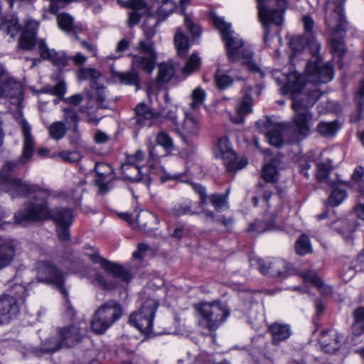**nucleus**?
Masks as SVG:
<instances>
[{
	"instance_id": "obj_1",
	"label": "nucleus",
	"mask_w": 364,
	"mask_h": 364,
	"mask_svg": "<svg viewBox=\"0 0 364 364\" xmlns=\"http://www.w3.org/2000/svg\"><path fill=\"white\" fill-rule=\"evenodd\" d=\"M23 136V146L21 156L17 161H8L0 168V191L8 193L13 198L26 196L32 193H36L41 198L50 196V191L41 188L37 185H30L21 179L13 178L11 174L16 171L19 165H24L31 159L34 152V139L31 134V127L28 122L21 118L18 120Z\"/></svg>"
},
{
	"instance_id": "obj_2",
	"label": "nucleus",
	"mask_w": 364,
	"mask_h": 364,
	"mask_svg": "<svg viewBox=\"0 0 364 364\" xmlns=\"http://www.w3.org/2000/svg\"><path fill=\"white\" fill-rule=\"evenodd\" d=\"M290 47L294 52L291 61L297 59L296 53L304 50L311 54V59L306 65L305 73L307 80L314 83H327L330 82L334 75L333 68L330 63L323 64L321 57L318 55L321 44L314 36H295L290 41Z\"/></svg>"
},
{
	"instance_id": "obj_3",
	"label": "nucleus",
	"mask_w": 364,
	"mask_h": 364,
	"mask_svg": "<svg viewBox=\"0 0 364 364\" xmlns=\"http://www.w3.org/2000/svg\"><path fill=\"white\" fill-rule=\"evenodd\" d=\"M48 197L43 196L41 198L33 197L23 208L15 213L14 218L16 223L21 224L51 218L57 225H70L74 219L73 210L68 208L50 210L46 201Z\"/></svg>"
},
{
	"instance_id": "obj_4",
	"label": "nucleus",
	"mask_w": 364,
	"mask_h": 364,
	"mask_svg": "<svg viewBox=\"0 0 364 364\" xmlns=\"http://www.w3.org/2000/svg\"><path fill=\"white\" fill-rule=\"evenodd\" d=\"M212 20L225 42L229 60L231 62L242 60V65L250 71L261 73L259 65L252 60V51L245 45L241 38L234 36V32L230 29L231 25L226 23L223 18L215 15L212 16Z\"/></svg>"
},
{
	"instance_id": "obj_5",
	"label": "nucleus",
	"mask_w": 364,
	"mask_h": 364,
	"mask_svg": "<svg viewBox=\"0 0 364 364\" xmlns=\"http://www.w3.org/2000/svg\"><path fill=\"white\" fill-rule=\"evenodd\" d=\"M304 74H306L304 73ZM304 80L309 82L306 75H302L296 73H291L287 79V82L282 87L284 93L292 94L291 108L294 112H304L312 107L320 98L321 93L315 87L313 90L301 93L304 88ZM314 84V82H313ZM317 83H314L316 85Z\"/></svg>"
},
{
	"instance_id": "obj_6",
	"label": "nucleus",
	"mask_w": 364,
	"mask_h": 364,
	"mask_svg": "<svg viewBox=\"0 0 364 364\" xmlns=\"http://www.w3.org/2000/svg\"><path fill=\"white\" fill-rule=\"evenodd\" d=\"M258 18L264 30V41L267 43L272 32L277 33L284 21L286 0H257Z\"/></svg>"
},
{
	"instance_id": "obj_7",
	"label": "nucleus",
	"mask_w": 364,
	"mask_h": 364,
	"mask_svg": "<svg viewBox=\"0 0 364 364\" xmlns=\"http://www.w3.org/2000/svg\"><path fill=\"white\" fill-rule=\"evenodd\" d=\"M123 314L122 306L119 301L110 299L100 306L90 321L92 331L102 335L106 332Z\"/></svg>"
},
{
	"instance_id": "obj_8",
	"label": "nucleus",
	"mask_w": 364,
	"mask_h": 364,
	"mask_svg": "<svg viewBox=\"0 0 364 364\" xmlns=\"http://www.w3.org/2000/svg\"><path fill=\"white\" fill-rule=\"evenodd\" d=\"M137 53H130L132 58L131 68L136 70H141L147 74H151L156 64L157 52L155 43L153 41H139L134 47Z\"/></svg>"
},
{
	"instance_id": "obj_9",
	"label": "nucleus",
	"mask_w": 364,
	"mask_h": 364,
	"mask_svg": "<svg viewBox=\"0 0 364 364\" xmlns=\"http://www.w3.org/2000/svg\"><path fill=\"white\" fill-rule=\"evenodd\" d=\"M342 8L338 6L335 9L331 16L326 19V23L332 30L331 41V51L338 57H343L346 53V44L343 35L346 29V21L343 16Z\"/></svg>"
},
{
	"instance_id": "obj_10",
	"label": "nucleus",
	"mask_w": 364,
	"mask_h": 364,
	"mask_svg": "<svg viewBox=\"0 0 364 364\" xmlns=\"http://www.w3.org/2000/svg\"><path fill=\"white\" fill-rule=\"evenodd\" d=\"M14 295L2 294L0 296V325L8 323L17 316L19 306L17 299L24 300L27 296V291L24 286L15 285L13 287Z\"/></svg>"
},
{
	"instance_id": "obj_11",
	"label": "nucleus",
	"mask_w": 364,
	"mask_h": 364,
	"mask_svg": "<svg viewBox=\"0 0 364 364\" xmlns=\"http://www.w3.org/2000/svg\"><path fill=\"white\" fill-rule=\"evenodd\" d=\"M157 307L158 303L156 300L146 299L137 311L130 314L129 323L143 333H150L152 331L153 320Z\"/></svg>"
},
{
	"instance_id": "obj_12",
	"label": "nucleus",
	"mask_w": 364,
	"mask_h": 364,
	"mask_svg": "<svg viewBox=\"0 0 364 364\" xmlns=\"http://www.w3.org/2000/svg\"><path fill=\"white\" fill-rule=\"evenodd\" d=\"M198 309L206 327L211 331H215L230 315L226 304L216 301L201 304Z\"/></svg>"
},
{
	"instance_id": "obj_13",
	"label": "nucleus",
	"mask_w": 364,
	"mask_h": 364,
	"mask_svg": "<svg viewBox=\"0 0 364 364\" xmlns=\"http://www.w3.org/2000/svg\"><path fill=\"white\" fill-rule=\"evenodd\" d=\"M36 279L38 282L54 285L64 296L68 295L63 287L64 276L55 265L46 261H40L36 263Z\"/></svg>"
},
{
	"instance_id": "obj_14",
	"label": "nucleus",
	"mask_w": 364,
	"mask_h": 364,
	"mask_svg": "<svg viewBox=\"0 0 364 364\" xmlns=\"http://www.w3.org/2000/svg\"><path fill=\"white\" fill-rule=\"evenodd\" d=\"M2 97L19 105L23 100V88L21 83L10 76L0 65V98Z\"/></svg>"
},
{
	"instance_id": "obj_15",
	"label": "nucleus",
	"mask_w": 364,
	"mask_h": 364,
	"mask_svg": "<svg viewBox=\"0 0 364 364\" xmlns=\"http://www.w3.org/2000/svg\"><path fill=\"white\" fill-rule=\"evenodd\" d=\"M86 323L69 324L56 328V333L60 336L65 348H73L78 345L86 333Z\"/></svg>"
},
{
	"instance_id": "obj_16",
	"label": "nucleus",
	"mask_w": 364,
	"mask_h": 364,
	"mask_svg": "<svg viewBox=\"0 0 364 364\" xmlns=\"http://www.w3.org/2000/svg\"><path fill=\"white\" fill-rule=\"evenodd\" d=\"M89 258L94 263L100 264L107 276L125 283H129L132 279V274L129 269L102 258L98 253L89 255Z\"/></svg>"
},
{
	"instance_id": "obj_17",
	"label": "nucleus",
	"mask_w": 364,
	"mask_h": 364,
	"mask_svg": "<svg viewBox=\"0 0 364 364\" xmlns=\"http://www.w3.org/2000/svg\"><path fill=\"white\" fill-rule=\"evenodd\" d=\"M217 157H220L223 160L224 164L227 167L228 171H234L243 168L247 164L246 159H242L237 160L236 154L233 151L230 146L228 139L223 137L219 139L218 144Z\"/></svg>"
},
{
	"instance_id": "obj_18",
	"label": "nucleus",
	"mask_w": 364,
	"mask_h": 364,
	"mask_svg": "<svg viewBox=\"0 0 364 364\" xmlns=\"http://www.w3.org/2000/svg\"><path fill=\"white\" fill-rule=\"evenodd\" d=\"M144 155L141 150L135 154L127 156L126 161L122 165L121 171L123 178L132 182H138L145 176H143L140 164L144 161Z\"/></svg>"
},
{
	"instance_id": "obj_19",
	"label": "nucleus",
	"mask_w": 364,
	"mask_h": 364,
	"mask_svg": "<svg viewBox=\"0 0 364 364\" xmlns=\"http://www.w3.org/2000/svg\"><path fill=\"white\" fill-rule=\"evenodd\" d=\"M252 266H256L263 274L271 277H286L288 274V267L282 259H274L272 262H267L260 258H251Z\"/></svg>"
},
{
	"instance_id": "obj_20",
	"label": "nucleus",
	"mask_w": 364,
	"mask_h": 364,
	"mask_svg": "<svg viewBox=\"0 0 364 364\" xmlns=\"http://www.w3.org/2000/svg\"><path fill=\"white\" fill-rule=\"evenodd\" d=\"M294 112L295 114L292 119L294 134L293 141H301L310 134L313 114L309 110Z\"/></svg>"
},
{
	"instance_id": "obj_21",
	"label": "nucleus",
	"mask_w": 364,
	"mask_h": 364,
	"mask_svg": "<svg viewBox=\"0 0 364 364\" xmlns=\"http://www.w3.org/2000/svg\"><path fill=\"white\" fill-rule=\"evenodd\" d=\"M200 129L198 118L185 112V118L181 126L177 129V133L186 144H189L198 136Z\"/></svg>"
},
{
	"instance_id": "obj_22",
	"label": "nucleus",
	"mask_w": 364,
	"mask_h": 364,
	"mask_svg": "<svg viewBox=\"0 0 364 364\" xmlns=\"http://www.w3.org/2000/svg\"><path fill=\"white\" fill-rule=\"evenodd\" d=\"M95 171L97 174L95 179V184L99 188V191L104 194L110 189L109 183L114 178V172L112 168L107 164L97 163Z\"/></svg>"
},
{
	"instance_id": "obj_23",
	"label": "nucleus",
	"mask_w": 364,
	"mask_h": 364,
	"mask_svg": "<svg viewBox=\"0 0 364 364\" xmlns=\"http://www.w3.org/2000/svg\"><path fill=\"white\" fill-rule=\"evenodd\" d=\"M38 26V23L35 21H30L27 23L25 29L18 38V50L21 49L31 50L34 48Z\"/></svg>"
},
{
	"instance_id": "obj_24",
	"label": "nucleus",
	"mask_w": 364,
	"mask_h": 364,
	"mask_svg": "<svg viewBox=\"0 0 364 364\" xmlns=\"http://www.w3.org/2000/svg\"><path fill=\"white\" fill-rule=\"evenodd\" d=\"M257 127L265 134L270 144L274 146H280L282 144V127L280 126H272L269 119H265L257 122Z\"/></svg>"
},
{
	"instance_id": "obj_25",
	"label": "nucleus",
	"mask_w": 364,
	"mask_h": 364,
	"mask_svg": "<svg viewBox=\"0 0 364 364\" xmlns=\"http://www.w3.org/2000/svg\"><path fill=\"white\" fill-rule=\"evenodd\" d=\"M67 86L64 80H59L55 86H46L41 90L42 93H48L56 96L68 103L73 105H78L83 100V97L80 94L74 95L68 98H63L66 92Z\"/></svg>"
},
{
	"instance_id": "obj_26",
	"label": "nucleus",
	"mask_w": 364,
	"mask_h": 364,
	"mask_svg": "<svg viewBox=\"0 0 364 364\" xmlns=\"http://www.w3.org/2000/svg\"><path fill=\"white\" fill-rule=\"evenodd\" d=\"M134 126L140 129L144 126H150L151 119L159 117L158 112H154L147 105L139 103L134 109Z\"/></svg>"
},
{
	"instance_id": "obj_27",
	"label": "nucleus",
	"mask_w": 364,
	"mask_h": 364,
	"mask_svg": "<svg viewBox=\"0 0 364 364\" xmlns=\"http://www.w3.org/2000/svg\"><path fill=\"white\" fill-rule=\"evenodd\" d=\"M126 6L131 9L127 23L128 27L132 28L139 23L141 18L148 11L147 6L144 0H129Z\"/></svg>"
},
{
	"instance_id": "obj_28",
	"label": "nucleus",
	"mask_w": 364,
	"mask_h": 364,
	"mask_svg": "<svg viewBox=\"0 0 364 364\" xmlns=\"http://www.w3.org/2000/svg\"><path fill=\"white\" fill-rule=\"evenodd\" d=\"M16 243L14 240L0 237V269L9 266L16 255Z\"/></svg>"
},
{
	"instance_id": "obj_29",
	"label": "nucleus",
	"mask_w": 364,
	"mask_h": 364,
	"mask_svg": "<svg viewBox=\"0 0 364 364\" xmlns=\"http://www.w3.org/2000/svg\"><path fill=\"white\" fill-rule=\"evenodd\" d=\"M16 243L14 240L0 237V269L9 266L16 255Z\"/></svg>"
},
{
	"instance_id": "obj_30",
	"label": "nucleus",
	"mask_w": 364,
	"mask_h": 364,
	"mask_svg": "<svg viewBox=\"0 0 364 364\" xmlns=\"http://www.w3.org/2000/svg\"><path fill=\"white\" fill-rule=\"evenodd\" d=\"M112 75L114 79L123 85L134 86L136 90L141 87V77L139 71L132 68L127 72H119L112 69Z\"/></svg>"
},
{
	"instance_id": "obj_31",
	"label": "nucleus",
	"mask_w": 364,
	"mask_h": 364,
	"mask_svg": "<svg viewBox=\"0 0 364 364\" xmlns=\"http://www.w3.org/2000/svg\"><path fill=\"white\" fill-rule=\"evenodd\" d=\"M252 96L250 94H246L236 107L235 114L231 116V121L235 124L243 123L245 117L252 111Z\"/></svg>"
},
{
	"instance_id": "obj_32",
	"label": "nucleus",
	"mask_w": 364,
	"mask_h": 364,
	"mask_svg": "<svg viewBox=\"0 0 364 364\" xmlns=\"http://www.w3.org/2000/svg\"><path fill=\"white\" fill-rule=\"evenodd\" d=\"M269 331L272 336V343L278 345L291 336L290 326L287 324L274 323L269 326Z\"/></svg>"
},
{
	"instance_id": "obj_33",
	"label": "nucleus",
	"mask_w": 364,
	"mask_h": 364,
	"mask_svg": "<svg viewBox=\"0 0 364 364\" xmlns=\"http://www.w3.org/2000/svg\"><path fill=\"white\" fill-rule=\"evenodd\" d=\"M57 23L61 30L74 34L75 38L78 40L77 34L81 31V28L74 25V19L70 14L64 12L58 14Z\"/></svg>"
},
{
	"instance_id": "obj_34",
	"label": "nucleus",
	"mask_w": 364,
	"mask_h": 364,
	"mask_svg": "<svg viewBox=\"0 0 364 364\" xmlns=\"http://www.w3.org/2000/svg\"><path fill=\"white\" fill-rule=\"evenodd\" d=\"M333 229L341 235L345 240H350L351 235L355 229V221L348 219H341L335 221L332 224Z\"/></svg>"
},
{
	"instance_id": "obj_35",
	"label": "nucleus",
	"mask_w": 364,
	"mask_h": 364,
	"mask_svg": "<svg viewBox=\"0 0 364 364\" xmlns=\"http://www.w3.org/2000/svg\"><path fill=\"white\" fill-rule=\"evenodd\" d=\"M101 76V73L99 70L92 68H80L77 73L78 80H90V86L92 88L99 85L97 80Z\"/></svg>"
},
{
	"instance_id": "obj_36",
	"label": "nucleus",
	"mask_w": 364,
	"mask_h": 364,
	"mask_svg": "<svg viewBox=\"0 0 364 364\" xmlns=\"http://www.w3.org/2000/svg\"><path fill=\"white\" fill-rule=\"evenodd\" d=\"M174 45L177 50V55L180 58H185L190 48L189 39L181 32L180 29H178L175 34Z\"/></svg>"
},
{
	"instance_id": "obj_37",
	"label": "nucleus",
	"mask_w": 364,
	"mask_h": 364,
	"mask_svg": "<svg viewBox=\"0 0 364 364\" xmlns=\"http://www.w3.org/2000/svg\"><path fill=\"white\" fill-rule=\"evenodd\" d=\"M21 28L18 20L16 16H11L9 18H1L0 29L4 30L12 38L16 36Z\"/></svg>"
},
{
	"instance_id": "obj_38",
	"label": "nucleus",
	"mask_w": 364,
	"mask_h": 364,
	"mask_svg": "<svg viewBox=\"0 0 364 364\" xmlns=\"http://www.w3.org/2000/svg\"><path fill=\"white\" fill-rule=\"evenodd\" d=\"M278 161L277 159H272L269 163L265 164L262 168V177L268 183H275L278 179V171L276 166Z\"/></svg>"
},
{
	"instance_id": "obj_39",
	"label": "nucleus",
	"mask_w": 364,
	"mask_h": 364,
	"mask_svg": "<svg viewBox=\"0 0 364 364\" xmlns=\"http://www.w3.org/2000/svg\"><path fill=\"white\" fill-rule=\"evenodd\" d=\"M92 283L106 291L114 290L118 286L117 281L108 278L107 276L104 275L101 272H96L95 274Z\"/></svg>"
},
{
	"instance_id": "obj_40",
	"label": "nucleus",
	"mask_w": 364,
	"mask_h": 364,
	"mask_svg": "<svg viewBox=\"0 0 364 364\" xmlns=\"http://www.w3.org/2000/svg\"><path fill=\"white\" fill-rule=\"evenodd\" d=\"M341 126L337 121L321 122L317 126V132L324 137H332L339 130Z\"/></svg>"
},
{
	"instance_id": "obj_41",
	"label": "nucleus",
	"mask_w": 364,
	"mask_h": 364,
	"mask_svg": "<svg viewBox=\"0 0 364 364\" xmlns=\"http://www.w3.org/2000/svg\"><path fill=\"white\" fill-rule=\"evenodd\" d=\"M65 348L60 336H52L46 339L42 343L41 351L45 353H53Z\"/></svg>"
},
{
	"instance_id": "obj_42",
	"label": "nucleus",
	"mask_w": 364,
	"mask_h": 364,
	"mask_svg": "<svg viewBox=\"0 0 364 364\" xmlns=\"http://www.w3.org/2000/svg\"><path fill=\"white\" fill-rule=\"evenodd\" d=\"M354 321L351 326L353 333L360 336L364 333V307H360L353 311Z\"/></svg>"
},
{
	"instance_id": "obj_43",
	"label": "nucleus",
	"mask_w": 364,
	"mask_h": 364,
	"mask_svg": "<svg viewBox=\"0 0 364 364\" xmlns=\"http://www.w3.org/2000/svg\"><path fill=\"white\" fill-rule=\"evenodd\" d=\"M193 203L191 200H186L181 204L175 205L171 213L174 216H181L183 215H198L200 212H197L193 210Z\"/></svg>"
},
{
	"instance_id": "obj_44",
	"label": "nucleus",
	"mask_w": 364,
	"mask_h": 364,
	"mask_svg": "<svg viewBox=\"0 0 364 364\" xmlns=\"http://www.w3.org/2000/svg\"><path fill=\"white\" fill-rule=\"evenodd\" d=\"M332 336L334 337L333 342L327 343L326 341L321 342L323 350L328 353H333L338 350L345 340L344 336L341 333H334Z\"/></svg>"
},
{
	"instance_id": "obj_45",
	"label": "nucleus",
	"mask_w": 364,
	"mask_h": 364,
	"mask_svg": "<svg viewBox=\"0 0 364 364\" xmlns=\"http://www.w3.org/2000/svg\"><path fill=\"white\" fill-rule=\"evenodd\" d=\"M48 131L52 139L60 140L65 136L67 132V127L63 122H55L50 125Z\"/></svg>"
},
{
	"instance_id": "obj_46",
	"label": "nucleus",
	"mask_w": 364,
	"mask_h": 364,
	"mask_svg": "<svg viewBox=\"0 0 364 364\" xmlns=\"http://www.w3.org/2000/svg\"><path fill=\"white\" fill-rule=\"evenodd\" d=\"M174 75L173 67L168 63H161L159 65L158 80L161 82H168Z\"/></svg>"
},
{
	"instance_id": "obj_47",
	"label": "nucleus",
	"mask_w": 364,
	"mask_h": 364,
	"mask_svg": "<svg viewBox=\"0 0 364 364\" xmlns=\"http://www.w3.org/2000/svg\"><path fill=\"white\" fill-rule=\"evenodd\" d=\"M205 95V92L200 87L193 90L191 95V108L193 110H197L203 104Z\"/></svg>"
},
{
	"instance_id": "obj_48",
	"label": "nucleus",
	"mask_w": 364,
	"mask_h": 364,
	"mask_svg": "<svg viewBox=\"0 0 364 364\" xmlns=\"http://www.w3.org/2000/svg\"><path fill=\"white\" fill-rule=\"evenodd\" d=\"M157 4V12L160 16L166 18L172 13L175 8V4L171 0H155Z\"/></svg>"
},
{
	"instance_id": "obj_49",
	"label": "nucleus",
	"mask_w": 364,
	"mask_h": 364,
	"mask_svg": "<svg viewBox=\"0 0 364 364\" xmlns=\"http://www.w3.org/2000/svg\"><path fill=\"white\" fill-rule=\"evenodd\" d=\"M296 252L299 255H304L311 252L312 248L310 245L309 239L306 235H301L296 242Z\"/></svg>"
},
{
	"instance_id": "obj_50",
	"label": "nucleus",
	"mask_w": 364,
	"mask_h": 364,
	"mask_svg": "<svg viewBox=\"0 0 364 364\" xmlns=\"http://www.w3.org/2000/svg\"><path fill=\"white\" fill-rule=\"evenodd\" d=\"M303 277L305 280L311 282L317 287L322 293H328L330 291V289L324 286L323 281L314 272H307L304 274Z\"/></svg>"
},
{
	"instance_id": "obj_51",
	"label": "nucleus",
	"mask_w": 364,
	"mask_h": 364,
	"mask_svg": "<svg viewBox=\"0 0 364 364\" xmlns=\"http://www.w3.org/2000/svg\"><path fill=\"white\" fill-rule=\"evenodd\" d=\"M215 80L218 87L220 90L227 88L233 82L232 77L228 74L223 73L219 68L215 73Z\"/></svg>"
},
{
	"instance_id": "obj_52",
	"label": "nucleus",
	"mask_w": 364,
	"mask_h": 364,
	"mask_svg": "<svg viewBox=\"0 0 364 364\" xmlns=\"http://www.w3.org/2000/svg\"><path fill=\"white\" fill-rule=\"evenodd\" d=\"M227 194H213L210 196V201L218 212H221L224 208H228Z\"/></svg>"
},
{
	"instance_id": "obj_53",
	"label": "nucleus",
	"mask_w": 364,
	"mask_h": 364,
	"mask_svg": "<svg viewBox=\"0 0 364 364\" xmlns=\"http://www.w3.org/2000/svg\"><path fill=\"white\" fill-rule=\"evenodd\" d=\"M155 216L149 212L141 211L136 218V223L140 228L146 229L149 228V223L155 220Z\"/></svg>"
},
{
	"instance_id": "obj_54",
	"label": "nucleus",
	"mask_w": 364,
	"mask_h": 364,
	"mask_svg": "<svg viewBox=\"0 0 364 364\" xmlns=\"http://www.w3.org/2000/svg\"><path fill=\"white\" fill-rule=\"evenodd\" d=\"M199 66L200 58L196 54H192L187 60L184 68L182 69V73L189 75L197 70L199 68Z\"/></svg>"
},
{
	"instance_id": "obj_55",
	"label": "nucleus",
	"mask_w": 364,
	"mask_h": 364,
	"mask_svg": "<svg viewBox=\"0 0 364 364\" xmlns=\"http://www.w3.org/2000/svg\"><path fill=\"white\" fill-rule=\"evenodd\" d=\"M53 65H57L58 68H63L69 63V58L63 52L53 53L50 58L48 59Z\"/></svg>"
},
{
	"instance_id": "obj_56",
	"label": "nucleus",
	"mask_w": 364,
	"mask_h": 364,
	"mask_svg": "<svg viewBox=\"0 0 364 364\" xmlns=\"http://www.w3.org/2000/svg\"><path fill=\"white\" fill-rule=\"evenodd\" d=\"M346 197V192L340 188H335L333 190L331 196L328 198V203L332 206H337L341 204Z\"/></svg>"
},
{
	"instance_id": "obj_57",
	"label": "nucleus",
	"mask_w": 364,
	"mask_h": 364,
	"mask_svg": "<svg viewBox=\"0 0 364 364\" xmlns=\"http://www.w3.org/2000/svg\"><path fill=\"white\" fill-rule=\"evenodd\" d=\"M331 170L332 166L329 163L318 164L316 173L317 180L320 182L325 181Z\"/></svg>"
},
{
	"instance_id": "obj_58",
	"label": "nucleus",
	"mask_w": 364,
	"mask_h": 364,
	"mask_svg": "<svg viewBox=\"0 0 364 364\" xmlns=\"http://www.w3.org/2000/svg\"><path fill=\"white\" fill-rule=\"evenodd\" d=\"M156 141L157 144L164 147L165 150H170L173 148V143L172 139L164 132H161L157 134Z\"/></svg>"
},
{
	"instance_id": "obj_59",
	"label": "nucleus",
	"mask_w": 364,
	"mask_h": 364,
	"mask_svg": "<svg viewBox=\"0 0 364 364\" xmlns=\"http://www.w3.org/2000/svg\"><path fill=\"white\" fill-rule=\"evenodd\" d=\"M184 23L189 32L192 35L193 38H197L200 35L201 29L198 24L195 23L191 17L184 14Z\"/></svg>"
},
{
	"instance_id": "obj_60",
	"label": "nucleus",
	"mask_w": 364,
	"mask_h": 364,
	"mask_svg": "<svg viewBox=\"0 0 364 364\" xmlns=\"http://www.w3.org/2000/svg\"><path fill=\"white\" fill-rule=\"evenodd\" d=\"M56 156L68 162H77L81 158V155L77 151H61L57 154ZM53 156H55V155Z\"/></svg>"
},
{
	"instance_id": "obj_61",
	"label": "nucleus",
	"mask_w": 364,
	"mask_h": 364,
	"mask_svg": "<svg viewBox=\"0 0 364 364\" xmlns=\"http://www.w3.org/2000/svg\"><path fill=\"white\" fill-rule=\"evenodd\" d=\"M64 119L68 124L76 125L79 121V117L73 108H65L63 109Z\"/></svg>"
},
{
	"instance_id": "obj_62",
	"label": "nucleus",
	"mask_w": 364,
	"mask_h": 364,
	"mask_svg": "<svg viewBox=\"0 0 364 364\" xmlns=\"http://www.w3.org/2000/svg\"><path fill=\"white\" fill-rule=\"evenodd\" d=\"M355 102L358 105L359 112H363L364 109V81H361L357 94L355 97Z\"/></svg>"
},
{
	"instance_id": "obj_63",
	"label": "nucleus",
	"mask_w": 364,
	"mask_h": 364,
	"mask_svg": "<svg viewBox=\"0 0 364 364\" xmlns=\"http://www.w3.org/2000/svg\"><path fill=\"white\" fill-rule=\"evenodd\" d=\"M269 229L270 228L265 225L263 222L257 220L250 225L248 232L250 233H262Z\"/></svg>"
},
{
	"instance_id": "obj_64",
	"label": "nucleus",
	"mask_w": 364,
	"mask_h": 364,
	"mask_svg": "<svg viewBox=\"0 0 364 364\" xmlns=\"http://www.w3.org/2000/svg\"><path fill=\"white\" fill-rule=\"evenodd\" d=\"M39 53L42 58L48 60L50 58L55 50L50 49L47 46L46 41L41 39L38 43Z\"/></svg>"
}]
</instances>
